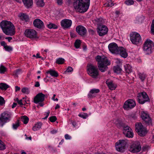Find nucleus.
I'll return each instance as SVG.
<instances>
[{
    "label": "nucleus",
    "instance_id": "obj_48",
    "mask_svg": "<svg viewBox=\"0 0 154 154\" xmlns=\"http://www.w3.org/2000/svg\"><path fill=\"white\" fill-rule=\"evenodd\" d=\"M50 121L52 122H55L57 120V118L55 116H52L49 118Z\"/></svg>",
    "mask_w": 154,
    "mask_h": 154
},
{
    "label": "nucleus",
    "instance_id": "obj_21",
    "mask_svg": "<svg viewBox=\"0 0 154 154\" xmlns=\"http://www.w3.org/2000/svg\"><path fill=\"white\" fill-rule=\"evenodd\" d=\"M117 125L118 128H120L122 127L123 128V134H125L126 133H127L128 131H132L131 129L129 126L128 125H126V126H124L122 122H120L117 124Z\"/></svg>",
    "mask_w": 154,
    "mask_h": 154
},
{
    "label": "nucleus",
    "instance_id": "obj_32",
    "mask_svg": "<svg viewBox=\"0 0 154 154\" xmlns=\"http://www.w3.org/2000/svg\"><path fill=\"white\" fill-rule=\"evenodd\" d=\"M8 87L9 86L5 83H0V89L2 90H6Z\"/></svg>",
    "mask_w": 154,
    "mask_h": 154
},
{
    "label": "nucleus",
    "instance_id": "obj_16",
    "mask_svg": "<svg viewBox=\"0 0 154 154\" xmlns=\"http://www.w3.org/2000/svg\"><path fill=\"white\" fill-rule=\"evenodd\" d=\"M76 30L79 35L82 36H84L87 32V30L85 28L81 25L77 26Z\"/></svg>",
    "mask_w": 154,
    "mask_h": 154
},
{
    "label": "nucleus",
    "instance_id": "obj_56",
    "mask_svg": "<svg viewBox=\"0 0 154 154\" xmlns=\"http://www.w3.org/2000/svg\"><path fill=\"white\" fill-rule=\"evenodd\" d=\"M50 113V112L49 111H48V112L46 113L45 114V118H42L43 119H45L47 118L49 116V115Z\"/></svg>",
    "mask_w": 154,
    "mask_h": 154
},
{
    "label": "nucleus",
    "instance_id": "obj_26",
    "mask_svg": "<svg viewBox=\"0 0 154 154\" xmlns=\"http://www.w3.org/2000/svg\"><path fill=\"white\" fill-rule=\"evenodd\" d=\"M25 6L27 8L31 6L33 4L32 1H22Z\"/></svg>",
    "mask_w": 154,
    "mask_h": 154
},
{
    "label": "nucleus",
    "instance_id": "obj_45",
    "mask_svg": "<svg viewBox=\"0 0 154 154\" xmlns=\"http://www.w3.org/2000/svg\"><path fill=\"white\" fill-rule=\"evenodd\" d=\"M5 145L3 142L0 140V150H3L5 149Z\"/></svg>",
    "mask_w": 154,
    "mask_h": 154
},
{
    "label": "nucleus",
    "instance_id": "obj_59",
    "mask_svg": "<svg viewBox=\"0 0 154 154\" xmlns=\"http://www.w3.org/2000/svg\"><path fill=\"white\" fill-rule=\"evenodd\" d=\"M65 138L66 139H70L71 138V137L68 134H66L65 135Z\"/></svg>",
    "mask_w": 154,
    "mask_h": 154
},
{
    "label": "nucleus",
    "instance_id": "obj_43",
    "mask_svg": "<svg viewBox=\"0 0 154 154\" xmlns=\"http://www.w3.org/2000/svg\"><path fill=\"white\" fill-rule=\"evenodd\" d=\"M20 124L19 121L17 120V122H16L15 124H13L12 125V127L14 129H16L19 126Z\"/></svg>",
    "mask_w": 154,
    "mask_h": 154
},
{
    "label": "nucleus",
    "instance_id": "obj_15",
    "mask_svg": "<svg viewBox=\"0 0 154 154\" xmlns=\"http://www.w3.org/2000/svg\"><path fill=\"white\" fill-rule=\"evenodd\" d=\"M24 34L26 37L31 39L35 38L37 36L36 31L32 29H26L25 31Z\"/></svg>",
    "mask_w": 154,
    "mask_h": 154
},
{
    "label": "nucleus",
    "instance_id": "obj_64",
    "mask_svg": "<svg viewBox=\"0 0 154 154\" xmlns=\"http://www.w3.org/2000/svg\"><path fill=\"white\" fill-rule=\"evenodd\" d=\"M6 39H8L9 42H10V41L12 39V38L11 37H8L5 38Z\"/></svg>",
    "mask_w": 154,
    "mask_h": 154
},
{
    "label": "nucleus",
    "instance_id": "obj_47",
    "mask_svg": "<svg viewBox=\"0 0 154 154\" xmlns=\"http://www.w3.org/2000/svg\"><path fill=\"white\" fill-rule=\"evenodd\" d=\"M79 116L84 119H86L88 116V114L86 113H83L82 114H79Z\"/></svg>",
    "mask_w": 154,
    "mask_h": 154
},
{
    "label": "nucleus",
    "instance_id": "obj_46",
    "mask_svg": "<svg viewBox=\"0 0 154 154\" xmlns=\"http://www.w3.org/2000/svg\"><path fill=\"white\" fill-rule=\"evenodd\" d=\"M151 32L152 34L154 35V20H152L151 26Z\"/></svg>",
    "mask_w": 154,
    "mask_h": 154
},
{
    "label": "nucleus",
    "instance_id": "obj_6",
    "mask_svg": "<svg viewBox=\"0 0 154 154\" xmlns=\"http://www.w3.org/2000/svg\"><path fill=\"white\" fill-rule=\"evenodd\" d=\"M137 100L139 103L143 104L147 102L150 101V99L145 92H143L138 94Z\"/></svg>",
    "mask_w": 154,
    "mask_h": 154
},
{
    "label": "nucleus",
    "instance_id": "obj_18",
    "mask_svg": "<svg viewBox=\"0 0 154 154\" xmlns=\"http://www.w3.org/2000/svg\"><path fill=\"white\" fill-rule=\"evenodd\" d=\"M1 117L6 122L10 121L12 117V114L8 111L4 112L2 113Z\"/></svg>",
    "mask_w": 154,
    "mask_h": 154
},
{
    "label": "nucleus",
    "instance_id": "obj_25",
    "mask_svg": "<svg viewBox=\"0 0 154 154\" xmlns=\"http://www.w3.org/2000/svg\"><path fill=\"white\" fill-rule=\"evenodd\" d=\"M47 74H49L51 76L57 77L58 76L57 72L54 70L50 69L47 72Z\"/></svg>",
    "mask_w": 154,
    "mask_h": 154
},
{
    "label": "nucleus",
    "instance_id": "obj_39",
    "mask_svg": "<svg viewBox=\"0 0 154 154\" xmlns=\"http://www.w3.org/2000/svg\"><path fill=\"white\" fill-rule=\"evenodd\" d=\"M6 70V68L2 65H1L0 66V73L4 74Z\"/></svg>",
    "mask_w": 154,
    "mask_h": 154
},
{
    "label": "nucleus",
    "instance_id": "obj_2",
    "mask_svg": "<svg viewBox=\"0 0 154 154\" xmlns=\"http://www.w3.org/2000/svg\"><path fill=\"white\" fill-rule=\"evenodd\" d=\"M95 59L97 62V65L99 70L102 72H104L108 69L107 66L110 64V61L107 57L103 56H97Z\"/></svg>",
    "mask_w": 154,
    "mask_h": 154
},
{
    "label": "nucleus",
    "instance_id": "obj_14",
    "mask_svg": "<svg viewBox=\"0 0 154 154\" xmlns=\"http://www.w3.org/2000/svg\"><path fill=\"white\" fill-rule=\"evenodd\" d=\"M109 51L112 54H117L118 53V50L119 47H118L117 44L112 42L110 43L108 46Z\"/></svg>",
    "mask_w": 154,
    "mask_h": 154
},
{
    "label": "nucleus",
    "instance_id": "obj_12",
    "mask_svg": "<svg viewBox=\"0 0 154 154\" xmlns=\"http://www.w3.org/2000/svg\"><path fill=\"white\" fill-rule=\"evenodd\" d=\"M141 150V147L139 142H135L131 144L129 149V151L132 152H138Z\"/></svg>",
    "mask_w": 154,
    "mask_h": 154
},
{
    "label": "nucleus",
    "instance_id": "obj_5",
    "mask_svg": "<svg viewBox=\"0 0 154 154\" xmlns=\"http://www.w3.org/2000/svg\"><path fill=\"white\" fill-rule=\"evenodd\" d=\"M154 48L152 42L150 40L147 39L143 45V51L146 54H151Z\"/></svg>",
    "mask_w": 154,
    "mask_h": 154
},
{
    "label": "nucleus",
    "instance_id": "obj_61",
    "mask_svg": "<svg viewBox=\"0 0 154 154\" xmlns=\"http://www.w3.org/2000/svg\"><path fill=\"white\" fill-rule=\"evenodd\" d=\"M40 86L39 83L38 82H35V86L36 87H39Z\"/></svg>",
    "mask_w": 154,
    "mask_h": 154
},
{
    "label": "nucleus",
    "instance_id": "obj_57",
    "mask_svg": "<svg viewBox=\"0 0 154 154\" xmlns=\"http://www.w3.org/2000/svg\"><path fill=\"white\" fill-rule=\"evenodd\" d=\"M56 3L58 5H61L63 3L62 1H56Z\"/></svg>",
    "mask_w": 154,
    "mask_h": 154
},
{
    "label": "nucleus",
    "instance_id": "obj_10",
    "mask_svg": "<svg viewBox=\"0 0 154 154\" xmlns=\"http://www.w3.org/2000/svg\"><path fill=\"white\" fill-rule=\"evenodd\" d=\"M108 30V29L106 26L103 24L98 25L97 32L100 36H103L106 34Z\"/></svg>",
    "mask_w": 154,
    "mask_h": 154
},
{
    "label": "nucleus",
    "instance_id": "obj_22",
    "mask_svg": "<svg viewBox=\"0 0 154 154\" xmlns=\"http://www.w3.org/2000/svg\"><path fill=\"white\" fill-rule=\"evenodd\" d=\"M118 50V53L117 54H119L122 57L126 58L128 56V53L126 49L122 47H119Z\"/></svg>",
    "mask_w": 154,
    "mask_h": 154
},
{
    "label": "nucleus",
    "instance_id": "obj_36",
    "mask_svg": "<svg viewBox=\"0 0 154 154\" xmlns=\"http://www.w3.org/2000/svg\"><path fill=\"white\" fill-rule=\"evenodd\" d=\"M47 26L50 29H56L58 27L57 25L51 23H50L48 24Z\"/></svg>",
    "mask_w": 154,
    "mask_h": 154
},
{
    "label": "nucleus",
    "instance_id": "obj_49",
    "mask_svg": "<svg viewBox=\"0 0 154 154\" xmlns=\"http://www.w3.org/2000/svg\"><path fill=\"white\" fill-rule=\"evenodd\" d=\"M125 3L127 5H133L134 3V1H125Z\"/></svg>",
    "mask_w": 154,
    "mask_h": 154
},
{
    "label": "nucleus",
    "instance_id": "obj_53",
    "mask_svg": "<svg viewBox=\"0 0 154 154\" xmlns=\"http://www.w3.org/2000/svg\"><path fill=\"white\" fill-rule=\"evenodd\" d=\"M96 21L98 23V25L101 24L100 23L103 22V19L102 18H97L96 19Z\"/></svg>",
    "mask_w": 154,
    "mask_h": 154
},
{
    "label": "nucleus",
    "instance_id": "obj_3",
    "mask_svg": "<svg viewBox=\"0 0 154 154\" xmlns=\"http://www.w3.org/2000/svg\"><path fill=\"white\" fill-rule=\"evenodd\" d=\"M0 26L3 32L6 35H13L15 33L13 24L9 21L3 20L1 22Z\"/></svg>",
    "mask_w": 154,
    "mask_h": 154
},
{
    "label": "nucleus",
    "instance_id": "obj_62",
    "mask_svg": "<svg viewBox=\"0 0 154 154\" xmlns=\"http://www.w3.org/2000/svg\"><path fill=\"white\" fill-rule=\"evenodd\" d=\"M1 45H2V46H4V47L5 46H6V43H5V42L4 41H2V42H1Z\"/></svg>",
    "mask_w": 154,
    "mask_h": 154
},
{
    "label": "nucleus",
    "instance_id": "obj_35",
    "mask_svg": "<svg viewBox=\"0 0 154 154\" xmlns=\"http://www.w3.org/2000/svg\"><path fill=\"white\" fill-rule=\"evenodd\" d=\"M21 119L22 122L25 124H27L29 120L28 118L26 116H22Z\"/></svg>",
    "mask_w": 154,
    "mask_h": 154
},
{
    "label": "nucleus",
    "instance_id": "obj_51",
    "mask_svg": "<svg viewBox=\"0 0 154 154\" xmlns=\"http://www.w3.org/2000/svg\"><path fill=\"white\" fill-rule=\"evenodd\" d=\"M6 122L0 117V127H2Z\"/></svg>",
    "mask_w": 154,
    "mask_h": 154
},
{
    "label": "nucleus",
    "instance_id": "obj_60",
    "mask_svg": "<svg viewBox=\"0 0 154 154\" xmlns=\"http://www.w3.org/2000/svg\"><path fill=\"white\" fill-rule=\"evenodd\" d=\"M148 147L146 146H144L142 147V150L143 151H146L148 149Z\"/></svg>",
    "mask_w": 154,
    "mask_h": 154
},
{
    "label": "nucleus",
    "instance_id": "obj_42",
    "mask_svg": "<svg viewBox=\"0 0 154 154\" xmlns=\"http://www.w3.org/2000/svg\"><path fill=\"white\" fill-rule=\"evenodd\" d=\"M81 44V41L79 40H77L75 42L74 45L75 47L76 48H79Z\"/></svg>",
    "mask_w": 154,
    "mask_h": 154
},
{
    "label": "nucleus",
    "instance_id": "obj_33",
    "mask_svg": "<svg viewBox=\"0 0 154 154\" xmlns=\"http://www.w3.org/2000/svg\"><path fill=\"white\" fill-rule=\"evenodd\" d=\"M128 118L132 120H135L137 118V116L135 113H132L128 115Z\"/></svg>",
    "mask_w": 154,
    "mask_h": 154
},
{
    "label": "nucleus",
    "instance_id": "obj_41",
    "mask_svg": "<svg viewBox=\"0 0 154 154\" xmlns=\"http://www.w3.org/2000/svg\"><path fill=\"white\" fill-rule=\"evenodd\" d=\"M22 73L21 69H18L15 71L14 72V75L17 77H18V75Z\"/></svg>",
    "mask_w": 154,
    "mask_h": 154
},
{
    "label": "nucleus",
    "instance_id": "obj_50",
    "mask_svg": "<svg viewBox=\"0 0 154 154\" xmlns=\"http://www.w3.org/2000/svg\"><path fill=\"white\" fill-rule=\"evenodd\" d=\"M5 50L7 51H10L12 50V48L10 46H8L7 45L4 47Z\"/></svg>",
    "mask_w": 154,
    "mask_h": 154
},
{
    "label": "nucleus",
    "instance_id": "obj_8",
    "mask_svg": "<svg viewBox=\"0 0 154 154\" xmlns=\"http://www.w3.org/2000/svg\"><path fill=\"white\" fill-rule=\"evenodd\" d=\"M130 40L132 42L137 44L141 42V39L140 35L137 33L134 32L130 35Z\"/></svg>",
    "mask_w": 154,
    "mask_h": 154
},
{
    "label": "nucleus",
    "instance_id": "obj_37",
    "mask_svg": "<svg viewBox=\"0 0 154 154\" xmlns=\"http://www.w3.org/2000/svg\"><path fill=\"white\" fill-rule=\"evenodd\" d=\"M125 135L128 137H133V133L132 132V130L128 131L127 133L125 134H124Z\"/></svg>",
    "mask_w": 154,
    "mask_h": 154
},
{
    "label": "nucleus",
    "instance_id": "obj_1",
    "mask_svg": "<svg viewBox=\"0 0 154 154\" xmlns=\"http://www.w3.org/2000/svg\"><path fill=\"white\" fill-rule=\"evenodd\" d=\"M90 1H75L73 6L75 11L80 13H84L88 10Z\"/></svg>",
    "mask_w": 154,
    "mask_h": 154
},
{
    "label": "nucleus",
    "instance_id": "obj_13",
    "mask_svg": "<svg viewBox=\"0 0 154 154\" xmlns=\"http://www.w3.org/2000/svg\"><path fill=\"white\" fill-rule=\"evenodd\" d=\"M136 105L135 101L132 99H129L126 101L123 105L125 109L128 110L134 107Z\"/></svg>",
    "mask_w": 154,
    "mask_h": 154
},
{
    "label": "nucleus",
    "instance_id": "obj_11",
    "mask_svg": "<svg viewBox=\"0 0 154 154\" xmlns=\"http://www.w3.org/2000/svg\"><path fill=\"white\" fill-rule=\"evenodd\" d=\"M141 117L142 120L148 125H152V120L149 114L146 112H142Z\"/></svg>",
    "mask_w": 154,
    "mask_h": 154
},
{
    "label": "nucleus",
    "instance_id": "obj_23",
    "mask_svg": "<svg viewBox=\"0 0 154 154\" xmlns=\"http://www.w3.org/2000/svg\"><path fill=\"white\" fill-rule=\"evenodd\" d=\"M100 91L99 89L94 88L91 89L88 95V97L92 98L95 97L96 94L99 93Z\"/></svg>",
    "mask_w": 154,
    "mask_h": 154
},
{
    "label": "nucleus",
    "instance_id": "obj_4",
    "mask_svg": "<svg viewBox=\"0 0 154 154\" xmlns=\"http://www.w3.org/2000/svg\"><path fill=\"white\" fill-rule=\"evenodd\" d=\"M88 74L94 78H97L99 75V71L97 66L92 64H88L87 66Z\"/></svg>",
    "mask_w": 154,
    "mask_h": 154
},
{
    "label": "nucleus",
    "instance_id": "obj_54",
    "mask_svg": "<svg viewBox=\"0 0 154 154\" xmlns=\"http://www.w3.org/2000/svg\"><path fill=\"white\" fill-rule=\"evenodd\" d=\"M73 69L72 68L70 67V66H69L67 68V69L66 70V71L65 72H72V71H73Z\"/></svg>",
    "mask_w": 154,
    "mask_h": 154
},
{
    "label": "nucleus",
    "instance_id": "obj_52",
    "mask_svg": "<svg viewBox=\"0 0 154 154\" xmlns=\"http://www.w3.org/2000/svg\"><path fill=\"white\" fill-rule=\"evenodd\" d=\"M5 103V101L4 98L0 96V106L2 105Z\"/></svg>",
    "mask_w": 154,
    "mask_h": 154
},
{
    "label": "nucleus",
    "instance_id": "obj_27",
    "mask_svg": "<svg viewBox=\"0 0 154 154\" xmlns=\"http://www.w3.org/2000/svg\"><path fill=\"white\" fill-rule=\"evenodd\" d=\"M42 124L41 122H38L35 124V125L33 126L32 129L34 131H35L38 130L41 128Z\"/></svg>",
    "mask_w": 154,
    "mask_h": 154
},
{
    "label": "nucleus",
    "instance_id": "obj_24",
    "mask_svg": "<svg viewBox=\"0 0 154 154\" xmlns=\"http://www.w3.org/2000/svg\"><path fill=\"white\" fill-rule=\"evenodd\" d=\"M106 83L109 88L111 90H115L116 87V85L113 83L112 81L108 80L106 81Z\"/></svg>",
    "mask_w": 154,
    "mask_h": 154
},
{
    "label": "nucleus",
    "instance_id": "obj_7",
    "mask_svg": "<svg viewBox=\"0 0 154 154\" xmlns=\"http://www.w3.org/2000/svg\"><path fill=\"white\" fill-rule=\"evenodd\" d=\"M136 130L140 136H145L147 133L146 128L144 127L141 123H137L135 124Z\"/></svg>",
    "mask_w": 154,
    "mask_h": 154
},
{
    "label": "nucleus",
    "instance_id": "obj_20",
    "mask_svg": "<svg viewBox=\"0 0 154 154\" xmlns=\"http://www.w3.org/2000/svg\"><path fill=\"white\" fill-rule=\"evenodd\" d=\"M33 24L34 26L39 29L44 27L43 22L39 19H36L34 20Z\"/></svg>",
    "mask_w": 154,
    "mask_h": 154
},
{
    "label": "nucleus",
    "instance_id": "obj_34",
    "mask_svg": "<svg viewBox=\"0 0 154 154\" xmlns=\"http://www.w3.org/2000/svg\"><path fill=\"white\" fill-rule=\"evenodd\" d=\"M114 3L112 1H107V2L104 4L106 7H111L114 6Z\"/></svg>",
    "mask_w": 154,
    "mask_h": 154
},
{
    "label": "nucleus",
    "instance_id": "obj_28",
    "mask_svg": "<svg viewBox=\"0 0 154 154\" xmlns=\"http://www.w3.org/2000/svg\"><path fill=\"white\" fill-rule=\"evenodd\" d=\"M18 16L20 17L22 20H23L26 21H27L29 19V16L23 13H21L19 14Z\"/></svg>",
    "mask_w": 154,
    "mask_h": 154
},
{
    "label": "nucleus",
    "instance_id": "obj_17",
    "mask_svg": "<svg viewBox=\"0 0 154 154\" xmlns=\"http://www.w3.org/2000/svg\"><path fill=\"white\" fill-rule=\"evenodd\" d=\"M45 95L42 93H40L36 95L34 98V102L35 103L42 102L45 100Z\"/></svg>",
    "mask_w": 154,
    "mask_h": 154
},
{
    "label": "nucleus",
    "instance_id": "obj_55",
    "mask_svg": "<svg viewBox=\"0 0 154 154\" xmlns=\"http://www.w3.org/2000/svg\"><path fill=\"white\" fill-rule=\"evenodd\" d=\"M88 32L91 35H94L95 33V31L93 29H90L88 30Z\"/></svg>",
    "mask_w": 154,
    "mask_h": 154
},
{
    "label": "nucleus",
    "instance_id": "obj_29",
    "mask_svg": "<svg viewBox=\"0 0 154 154\" xmlns=\"http://www.w3.org/2000/svg\"><path fill=\"white\" fill-rule=\"evenodd\" d=\"M125 70L127 73L129 74L132 72L131 67L129 64H126L124 66Z\"/></svg>",
    "mask_w": 154,
    "mask_h": 154
},
{
    "label": "nucleus",
    "instance_id": "obj_40",
    "mask_svg": "<svg viewBox=\"0 0 154 154\" xmlns=\"http://www.w3.org/2000/svg\"><path fill=\"white\" fill-rule=\"evenodd\" d=\"M36 4L38 7H42L45 5V2L43 1H37Z\"/></svg>",
    "mask_w": 154,
    "mask_h": 154
},
{
    "label": "nucleus",
    "instance_id": "obj_58",
    "mask_svg": "<svg viewBox=\"0 0 154 154\" xmlns=\"http://www.w3.org/2000/svg\"><path fill=\"white\" fill-rule=\"evenodd\" d=\"M17 103L18 104L20 105H23V101L22 100H19L17 102Z\"/></svg>",
    "mask_w": 154,
    "mask_h": 154
},
{
    "label": "nucleus",
    "instance_id": "obj_19",
    "mask_svg": "<svg viewBox=\"0 0 154 154\" xmlns=\"http://www.w3.org/2000/svg\"><path fill=\"white\" fill-rule=\"evenodd\" d=\"M61 25L64 29L68 28L70 27L72 25V21L69 19H64L61 22Z\"/></svg>",
    "mask_w": 154,
    "mask_h": 154
},
{
    "label": "nucleus",
    "instance_id": "obj_38",
    "mask_svg": "<svg viewBox=\"0 0 154 154\" xmlns=\"http://www.w3.org/2000/svg\"><path fill=\"white\" fill-rule=\"evenodd\" d=\"M65 60L62 58H59L56 60V63L58 64H62L64 63Z\"/></svg>",
    "mask_w": 154,
    "mask_h": 154
},
{
    "label": "nucleus",
    "instance_id": "obj_44",
    "mask_svg": "<svg viewBox=\"0 0 154 154\" xmlns=\"http://www.w3.org/2000/svg\"><path fill=\"white\" fill-rule=\"evenodd\" d=\"M22 92L25 94H28L29 93V89L26 88H23L21 89Z\"/></svg>",
    "mask_w": 154,
    "mask_h": 154
},
{
    "label": "nucleus",
    "instance_id": "obj_9",
    "mask_svg": "<svg viewBox=\"0 0 154 154\" xmlns=\"http://www.w3.org/2000/svg\"><path fill=\"white\" fill-rule=\"evenodd\" d=\"M127 143V141L125 140H119L116 143V150L122 152Z\"/></svg>",
    "mask_w": 154,
    "mask_h": 154
},
{
    "label": "nucleus",
    "instance_id": "obj_63",
    "mask_svg": "<svg viewBox=\"0 0 154 154\" xmlns=\"http://www.w3.org/2000/svg\"><path fill=\"white\" fill-rule=\"evenodd\" d=\"M15 87L16 92H17L18 91H19L20 89V88L18 86H16Z\"/></svg>",
    "mask_w": 154,
    "mask_h": 154
},
{
    "label": "nucleus",
    "instance_id": "obj_31",
    "mask_svg": "<svg viewBox=\"0 0 154 154\" xmlns=\"http://www.w3.org/2000/svg\"><path fill=\"white\" fill-rule=\"evenodd\" d=\"M113 70L114 72L119 74L121 72L122 69L119 66H116L113 67Z\"/></svg>",
    "mask_w": 154,
    "mask_h": 154
},
{
    "label": "nucleus",
    "instance_id": "obj_30",
    "mask_svg": "<svg viewBox=\"0 0 154 154\" xmlns=\"http://www.w3.org/2000/svg\"><path fill=\"white\" fill-rule=\"evenodd\" d=\"M139 78L142 82L145 79L146 75L143 72H139L138 73Z\"/></svg>",
    "mask_w": 154,
    "mask_h": 154
}]
</instances>
